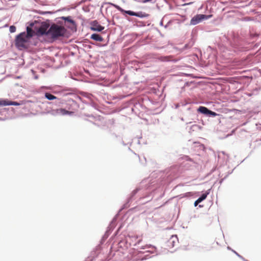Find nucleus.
<instances>
[{
	"mask_svg": "<svg viewBox=\"0 0 261 261\" xmlns=\"http://www.w3.org/2000/svg\"><path fill=\"white\" fill-rule=\"evenodd\" d=\"M66 32V30L63 26L53 24L47 31L48 36L53 39H57L64 36Z\"/></svg>",
	"mask_w": 261,
	"mask_h": 261,
	"instance_id": "1",
	"label": "nucleus"
},
{
	"mask_svg": "<svg viewBox=\"0 0 261 261\" xmlns=\"http://www.w3.org/2000/svg\"><path fill=\"white\" fill-rule=\"evenodd\" d=\"M29 40L30 39L26 37L25 32L21 33L18 35L15 38V45L19 49L27 48V43Z\"/></svg>",
	"mask_w": 261,
	"mask_h": 261,
	"instance_id": "2",
	"label": "nucleus"
},
{
	"mask_svg": "<svg viewBox=\"0 0 261 261\" xmlns=\"http://www.w3.org/2000/svg\"><path fill=\"white\" fill-rule=\"evenodd\" d=\"M115 7L117 8V10L120 11V12L122 13H125L126 14H127L130 16H137L140 18H143V17H146L148 16V14H146L145 13L139 12H134L132 11H125L123 9H122L120 7L118 6H115Z\"/></svg>",
	"mask_w": 261,
	"mask_h": 261,
	"instance_id": "3",
	"label": "nucleus"
},
{
	"mask_svg": "<svg viewBox=\"0 0 261 261\" xmlns=\"http://www.w3.org/2000/svg\"><path fill=\"white\" fill-rule=\"evenodd\" d=\"M210 16H206L204 14H197L191 19L190 24L191 25H196L199 23L202 20L207 19Z\"/></svg>",
	"mask_w": 261,
	"mask_h": 261,
	"instance_id": "4",
	"label": "nucleus"
},
{
	"mask_svg": "<svg viewBox=\"0 0 261 261\" xmlns=\"http://www.w3.org/2000/svg\"><path fill=\"white\" fill-rule=\"evenodd\" d=\"M198 111L200 113L204 114L206 115H210V116H212L213 117H215L217 115V114L216 113L213 112V111L208 110L206 107H202V106L198 108Z\"/></svg>",
	"mask_w": 261,
	"mask_h": 261,
	"instance_id": "5",
	"label": "nucleus"
},
{
	"mask_svg": "<svg viewBox=\"0 0 261 261\" xmlns=\"http://www.w3.org/2000/svg\"><path fill=\"white\" fill-rule=\"evenodd\" d=\"M48 27L49 25L46 23L42 24L37 31V34L40 35H46L48 36L47 31Z\"/></svg>",
	"mask_w": 261,
	"mask_h": 261,
	"instance_id": "6",
	"label": "nucleus"
},
{
	"mask_svg": "<svg viewBox=\"0 0 261 261\" xmlns=\"http://www.w3.org/2000/svg\"><path fill=\"white\" fill-rule=\"evenodd\" d=\"M104 27L101 26L96 21H93L91 23V30L94 31L100 32L104 29Z\"/></svg>",
	"mask_w": 261,
	"mask_h": 261,
	"instance_id": "7",
	"label": "nucleus"
},
{
	"mask_svg": "<svg viewBox=\"0 0 261 261\" xmlns=\"http://www.w3.org/2000/svg\"><path fill=\"white\" fill-rule=\"evenodd\" d=\"M19 103L16 101H9L6 99H0V106H19Z\"/></svg>",
	"mask_w": 261,
	"mask_h": 261,
	"instance_id": "8",
	"label": "nucleus"
},
{
	"mask_svg": "<svg viewBox=\"0 0 261 261\" xmlns=\"http://www.w3.org/2000/svg\"><path fill=\"white\" fill-rule=\"evenodd\" d=\"M56 113L58 114H60L62 115H71L73 113V112L72 111H67L62 108L57 109L56 110Z\"/></svg>",
	"mask_w": 261,
	"mask_h": 261,
	"instance_id": "9",
	"label": "nucleus"
},
{
	"mask_svg": "<svg viewBox=\"0 0 261 261\" xmlns=\"http://www.w3.org/2000/svg\"><path fill=\"white\" fill-rule=\"evenodd\" d=\"M91 39L97 41L101 42L103 41V38L99 34H93L91 36Z\"/></svg>",
	"mask_w": 261,
	"mask_h": 261,
	"instance_id": "10",
	"label": "nucleus"
},
{
	"mask_svg": "<svg viewBox=\"0 0 261 261\" xmlns=\"http://www.w3.org/2000/svg\"><path fill=\"white\" fill-rule=\"evenodd\" d=\"M34 31L33 30L29 28V27L27 28V33L25 32V35L27 37H28L29 39L33 36L34 35Z\"/></svg>",
	"mask_w": 261,
	"mask_h": 261,
	"instance_id": "11",
	"label": "nucleus"
},
{
	"mask_svg": "<svg viewBox=\"0 0 261 261\" xmlns=\"http://www.w3.org/2000/svg\"><path fill=\"white\" fill-rule=\"evenodd\" d=\"M45 97L48 100H54L57 98V97L49 93H46L45 94Z\"/></svg>",
	"mask_w": 261,
	"mask_h": 261,
	"instance_id": "12",
	"label": "nucleus"
},
{
	"mask_svg": "<svg viewBox=\"0 0 261 261\" xmlns=\"http://www.w3.org/2000/svg\"><path fill=\"white\" fill-rule=\"evenodd\" d=\"M209 194V192H206V193L203 194L198 199L201 201H202L203 200L205 199L207 195Z\"/></svg>",
	"mask_w": 261,
	"mask_h": 261,
	"instance_id": "13",
	"label": "nucleus"
},
{
	"mask_svg": "<svg viewBox=\"0 0 261 261\" xmlns=\"http://www.w3.org/2000/svg\"><path fill=\"white\" fill-rule=\"evenodd\" d=\"M9 30H10V32L11 33H14L16 31V29L15 26L11 25V26H10Z\"/></svg>",
	"mask_w": 261,
	"mask_h": 261,
	"instance_id": "14",
	"label": "nucleus"
},
{
	"mask_svg": "<svg viewBox=\"0 0 261 261\" xmlns=\"http://www.w3.org/2000/svg\"><path fill=\"white\" fill-rule=\"evenodd\" d=\"M159 59L162 61H165L168 60L167 57H161Z\"/></svg>",
	"mask_w": 261,
	"mask_h": 261,
	"instance_id": "15",
	"label": "nucleus"
},
{
	"mask_svg": "<svg viewBox=\"0 0 261 261\" xmlns=\"http://www.w3.org/2000/svg\"><path fill=\"white\" fill-rule=\"evenodd\" d=\"M201 201L199 200V199L198 198L194 202V205L197 206V204L199 203H200Z\"/></svg>",
	"mask_w": 261,
	"mask_h": 261,
	"instance_id": "16",
	"label": "nucleus"
},
{
	"mask_svg": "<svg viewBox=\"0 0 261 261\" xmlns=\"http://www.w3.org/2000/svg\"><path fill=\"white\" fill-rule=\"evenodd\" d=\"M151 0H144V2H149V1H151Z\"/></svg>",
	"mask_w": 261,
	"mask_h": 261,
	"instance_id": "17",
	"label": "nucleus"
},
{
	"mask_svg": "<svg viewBox=\"0 0 261 261\" xmlns=\"http://www.w3.org/2000/svg\"><path fill=\"white\" fill-rule=\"evenodd\" d=\"M186 195H187V194H188V195H191V193L190 192H189V193H186Z\"/></svg>",
	"mask_w": 261,
	"mask_h": 261,
	"instance_id": "18",
	"label": "nucleus"
},
{
	"mask_svg": "<svg viewBox=\"0 0 261 261\" xmlns=\"http://www.w3.org/2000/svg\"><path fill=\"white\" fill-rule=\"evenodd\" d=\"M191 3H188V4H185L184 5H189Z\"/></svg>",
	"mask_w": 261,
	"mask_h": 261,
	"instance_id": "19",
	"label": "nucleus"
}]
</instances>
